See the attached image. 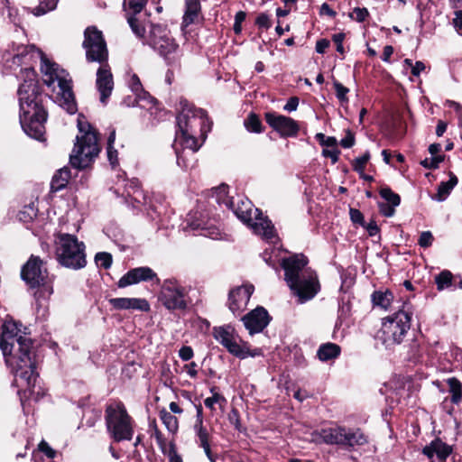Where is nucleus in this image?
Returning <instances> with one entry per match:
<instances>
[{
	"instance_id": "f257e3e1",
	"label": "nucleus",
	"mask_w": 462,
	"mask_h": 462,
	"mask_svg": "<svg viewBox=\"0 0 462 462\" xmlns=\"http://www.w3.org/2000/svg\"><path fill=\"white\" fill-rule=\"evenodd\" d=\"M32 339L22 333L13 320H5L0 336V348L5 362L13 367L14 380L13 384L18 390L22 402H49L45 391L36 385L38 374L32 354Z\"/></svg>"
},
{
	"instance_id": "f03ea898",
	"label": "nucleus",
	"mask_w": 462,
	"mask_h": 462,
	"mask_svg": "<svg viewBox=\"0 0 462 462\" xmlns=\"http://www.w3.org/2000/svg\"><path fill=\"white\" fill-rule=\"evenodd\" d=\"M26 77L18 88L20 105V124L24 133L36 140H42L47 119V113L38 101V87L35 81L34 70L25 69Z\"/></svg>"
},
{
	"instance_id": "7ed1b4c3",
	"label": "nucleus",
	"mask_w": 462,
	"mask_h": 462,
	"mask_svg": "<svg viewBox=\"0 0 462 462\" xmlns=\"http://www.w3.org/2000/svg\"><path fill=\"white\" fill-rule=\"evenodd\" d=\"M308 260L302 254L282 260L284 280L291 292L298 297L299 303L313 299L320 290L316 273L307 267Z\"/></svg>"
},
{
	"instance_id": "20e7f679",
	"label": "nucleus",
	"mask_w": 462,
	"mask_h": 462,
	"mask_svg": "<svg viewBox=\"0 0 462 462\" xmlns=\"http://www.w3.org/2000/svg\"><path fill=\"white\" fill-rule=\"evenodd\" d=\"M38 52L41 56L42 80L53 92L55 102L69 114H75L78 107L69 74L57 63L51 61L42 51Z\"/></svg>"
},
{
	"instance_id": "39448f33",
	"label": "nucleus",
	"mask_w": 462,
	"mask_h": 462,
	"mask_svg": "<svg viewBox=\"0 0 462 462\" xmlns=\"http://www.w3.org/2000/svg\"><path fill=\"white\" fill-rule=\"evenodd\" d=\"M78 128L81 135L77 136V142L69 156V162L72 167L82 170L92 163L98 155L100 147L98 145L97 133L85 120L84 116H79Z\"/></svg>"
},
{
	"instance_id": "423d86ee",
	"label": "nucleus",
	"mask_w": 462,
	"mask_h": 462,
	"mask_svg": "<svg viewBox=\"0 0 462 462\" xmlns=\"http://www.w3.org/2000/svg\"><path fill=\"white\" fill-rule=\"evenodd\" d=\"M234 214L244 223L247 224L257 236L267 241H273L276 237L274 226L267 217H263L258 208H254L248 199H234Z\"/></svg>"
},
{
	"instance_id": "0eeeda50",
	"label": "nucleus",
	"mask_w": 462,
	"mask_h": 462,
	"mask_svg": "<svg viewBox=\"0 0 462 462\" xmlns=\"http://www.w3.org/2000/svg\"><path fill=\"white\" fill-rule=\"evenodd\" d=\"M21 277L31 288H38L34 293L37 301L46 300L52 292L51 281L45 263L35 255H31L23 265Z\"/></svg>"
},
{
	"instance_id": "6e6552de",
	"label": "nucleus",
	"mask_w": 462,
	"mask_h": 462,
	"mask_svg": "<svg viewBox=\"0 0 462 462\" xmlns=\"http://www.w3.org/2000/svg\"><path fill=\"white\" fill-rule=\"evenodd\" d=\"M86 246L77 236L70 234H60L56 240V257L60 265L72 270L86 266Z\"/></svg>"
},
{
	"instance_id": "1a4fd4ad",
	"label": "nucleus",
	"mask_w": 462,
	"mask_h": 462,
	"mask_svg": "<svg viewBox=\"0 0 462 462\" xmlns=\"http://www.w3.org/2000/svg\"><path fill=\"white\" fill-rule=\"evenodd\" d=\"M411 314L403 305L402 309L384 318L379 332V337L386 348L400 345L411 328Z\"/></svg>"
},
{
	"instance_id": "9d476101",
	"label": "nucleus",
	"mask_w": 462,
	"mask_h": 462,
	"mask_svg": "<svg viewBox=\"0 0 462 462\" xmlns=\"http://www.w3.org/2000/svg\"><path fill=\"white\" fill-rule=\"evenodd\" d=\"M320 438L328 445H337L347 449L364 446L368 443V436L359 428H346L336 425L323 429Z\"/></svg>"
},
{
	"instance_id": "9b49d317",
	"label": "nucleus",
	"mask_w": 462,
	"mask_h": 462,
	"mask_svg": "<svg viewBox=\"0 0 462 462\" xmlns=\"http://www.w3.org/2000/svg\"><path fill=\"white\" fill-rule=\"evenodd\" d=\"M146 43L157 51L168 64L176 62L180 58L179 44L164 26L152 24Z\"/></svg>"
},
{
	"instance_id": "f8f14e48",
	"label": "nucleus",
	"mask_w": 462,
	"mask_h": 462,
	"mask_svg": "<svg viewBox=\"0 0 462 462\" xmlns=\"http://www.w3.org/2000/svg\"><path fill=\"white\" fill-rule=\"evenodd\" d=\"M106 425L115 441L131 440L134 436V420L124 406H107Z\"/></svg>"
},
{
	"instance_id": "ddd939ff",
	"label": "nucleus",
	"mask_w": 462,
	"mask_h": 462,
	"mask_svg": "<svg viewBox=\"0 0 462 462\" xmlns=\"http://www.w3.org/2000/svg\"><path fill=\"white\" fill-rule=\"evenodd\" d=\"M188 290L175 278L163 281L159 300L169 310H182L188 306Z\"/></svg>"
},
{
	"instance_id": "4468645a",
	"label": "nucleus",
	"mask_w": 462,
	"mask_h": 462,
	"mask_svg": "<svg viewBox=\"0 0 462 462\" xmlns=\"http://www.w3.org/2000/svg\"><path fill=\"white\" fill-rule=\"evenodd\" d=\"M180 105L181 111L177 116L179 130H180V117H183L188 132L199 133L201 136H205L210 129V125H207V123H208L207 112L201 108H196L186 99L180 100Z\"/></svg>"
},
{
	"instance_id": "2eb2a0df",
	"label": "nucleus",
	"mask_w": 462,
	"mask_h": 462,
	"mask_svg": "<svg viewBox=\"0 0 462 462\" xmlns=\"http://www.w3.org/2000/svg\"><path fill=\"white\" fill-rule=\"evenodd\" d=\"M185 124L183 117H180V130L176 133L173 147L177 157V164L183 169H188L187 156L194 155L201 146V143H199L196 137L198 133L188 132L187 125Z\"/></svg>"
},
{
	"instance_id": "dca6fc26",
	"label": "nucleus",
	"mask_w": 462,
	"mask_h": 462,
	"mask_svg": "<svg viewBox=\"0 0 462 462\" xmlns=\"http://www.w3.org/2000/svg\"><path fill=\"white\" fill-rule=\"evenodd\" d=\"M88 62L103 63L107 61L108 51L101 31L94 26L88 27L84 32L82 43Z\"/></svg>"
},
{
	"instance_id": "f3484780",
	"label": "nucleus",
	"mask_w": 462,
	"mask_h": 462,
	"mask_svg": "<svg viewBox=\"0 0 462 462\" xmlns=\"http://www.w3.org/2000/svg\"><path fill=\"white\" fill-rule=\"evenodd\" d=\"M214 338L235 356L244 359L249 356H254L249 352L245 344L238 343L239 337L231 326L216 327L213 329Z\"/></svg>"
},
{
	"instance_id": "a211bd4d",
	"label": "nucleus",
	"mask_w": 462,
	"mask_h": 462,
	"mask_svg": "<svg viewBox=\"0 0 462 462\" xmlns=\"http://www.w3.org/2000/svg\"><path fill=\"white\" fill-rule=\"evenodd\" d=\"M147 4V0H124L123 7L125 17L133 32L139 38H143L145 27L143 25V11Z\"/></svg>"
},
{
	"instance_id": "6ab92c4d",
	"label": "nucleus",
	"mask_w": 462,
	"mask_h": 462,
	"mask_svg": "<svg viewBox=\"0 0 462 462\" xmlns=\"http://www.w3.org/2000/svg\"><path fill=\"white\" fill-rule=\"evenodd\" d=\"M266 123L282 137L296 136L300 131L298 123L288 116L278 115L273 112L265 113Z\"/></svg>"
},
{
	"instance_id": "aec40b11",
	"label": "nucleus",
	"mask_w": 462,
	"mask_h": 462,
	"mask_svg": "<svg viewBox=\"0 0 462 462\" xmlns=\"http://www.w3.org/2000/svg\"><path fill=\"white\" fill-rule=\"evenodd\" d=\"M253 291V285H243L230 291L227 305L233 314L238 315L245 310Z\"/></svg>"
},
{
	"instance_id": "412c9836",
	"label": "nucleus",
	"mask_w": 462,
	"mask_h": 462,
	"mask_svg": "<svg viewBox=\"0 0 462 462\" xmlns=\"http://www.w3.org/2000/svg\"><path fill=\"white\" fill-rule=\"evenodd\" d=\"M156 279V282H160V279L157 277L156 273L148 266L137 267L128 271L123 275L118 282L119 288H125L129 285L136 284L141 282H147Z\"/></svg>"
},
{
	"instance_id": "4be33fe9",
	"label": "nucleus",
	"mask_w": 462,
	"mask_h": 462,
	"mask_svg": "<svg viewBox=\"0 0 462 462\" xmlns=\"http://www.w3.org/2000/svg\"><path fill=\"white\" fill-rule=\"evenodd\" d=\"M100 67L97 71L96 85L100 93V101L106 103L114 88L113 75L107 61L99 63Z\"/></svg>"
},
{
	"instance_id": "5701e85b",
	"label": "nucleus",
	"mask_w": 462,
	"mask_h": 462,
	"mask_svg": "<svg viewBox=\"0 0 462 462\" xmlns=\"http://www.w3.org/2000/svg\"><path fill=\"white\" fill-rule=\"evenodd\" d=\"M250 334L262 332L269 324L270 317L263 307H257L242 319Z\"/></svg>"
},
{
	"instance_id": "b1692460",
	"label": "nucleus",
	"mask_w": 462,
	"mask_h": 462,
	"mask_svg": "<svg viewBox=\"0 0 462 462\" xmlns=\"http://www.w3.org/2000/svg\"><path fill=\"white\" fill-rule=\"evenodd\" d=\"M109 304L116 310H138L148 312L150 304L147 300L143 298H112Z\"/></svg>"
},
{
	"instance_id": "393cba45",
	"label": "nucleus",
	"mask_w": 462,
	"mask_h": 462,
	"mask_svg": "<svg viewBox=\"0 0 462 462\" xmlns=\"http://www.w3.org/2000/svg\"><path fill=\"white\" fill-rule=\"evenodd\" d=\"M422 452L430 458H431L434 455H437L439 461L444 462L451 454L452 448L450 446L437 439L433 440L429 446H426Z\"/></svg>"
},
{
	"instance_id": "a878e982",
	"label": "nucleus",
	"mask_w": 462,
	"mask_h": 462,
	"mask_svg": "<svg viewBox=\"0 0 462 462\" xmlns=\"http://www.w3.org/2000/svg\"><path fill=\"white\" fill-rule=\"evenodd\" d=\"M200 14L199 0H186V10L183 16L182 26L187 27L199 21Z\"/></svg>"
},
{
	"instance_id": "bb28decb",
	"label": "nucleus",
	"mask_w": 462,
	"mask_h": 462,
	"mask_svg": "<svg viewBox=\"0 0 462 462\" xmlns=\"http://www.w3.org/2000/svg\"><path fill=\"white\" fill-rule=\"evenodd\" d=\"M341 348L335 343H325L319 346L317 351V356L322 362H327L332 359H336L339 356Z\"/></svg>"
},
{
	"instance_id": "cd10ccee",
	"label": "nucleus",
	"mask_w": 462,
	"mask_h": 462,
	"mask_svg": "<svg viewBox=\"0 0 462 462\" xmlns=\"http://www.w3.org/2000/svg\"><path fill=\"white\" fill-rule=\"evenodd\" d=\"M448 176L449 180L448 181H442L439 183L438 192L434 195L433 199L444 201L457 184V177L453 172L449 171Z\"/></svg>"
},
{
	"instance_id": "c85d7f7f",
	"label": "nucleus",
	"mask_w": 462,
	"mask_h": 462,
	"mask_svg": "<svg viewBox=\"0 0 462 462\" xmlns=\"http://www.w3.org/2000/svg\"><path fill=\"white\" fill-rule=\"evenodd\" d=\"M70 179V171L69 168L64 167L59 170L52 177L51 182V189L52 191H59L65 188Z\"/></svg>"
},
{
	"instance_id": "c756f323",
	"label": "nucleus",
	"mask_w": 462,
	"mask_h": 462,
	"mask_svg": "<svg viewBox=\"0 0 462 462\" xmlns=\"http://www.w3.org/2000/svg\"><path fill=\"white\" fill-rule=\"evenodd\" d=\"M227 189L226 185H221L216 188L212 193V199L219 205H225L227 208H233L234 206V198H229L227 196Z\"/></svg>"
},
{
	"instance_id": "7c9ffc66",
	"label": "nucleus",
	"mask_w": 462,
	"mask_h": 462,
	"mask_svg": "<svg viewBox=\"0 0 462 462\" xmlns=\"http://www.w3.org/2000/svg\"><path fill=\"white\" fill-rule=\"evenodd\" d=\"M393 298V293L389 291H374L372 295V301L374 305L387 310L391 305Z\"/></svg>"
},
{
	"instance_id": "2f4dec72",
	"label": "nucleus",
	"mask_w": 462,
	"mask_h": 462,
	"mask_svg": "<svg viewBox=\"0 0 462 462\" xmlns=\"http://www.w3.org/2000/svg\"><path fill=\"white\" fill-rule=\"evenodd\" d=\"M197 407V422L195 424V430L199 439L200 445L208 443V433L207 430L202 426V406Z\"/></svg>"
},
{
	"instance_id": "473e14b6",
	"label": "nucleus",
	"mask_w": 462,
	"mask_h": 462,
	"mask_svg": "<svg viewBox=\"0 0 462 462\" xmlns=\"http://www.w3.org/2000/svg\"><path fill=\"white\" fill-rule=\"evenodd\" d=\"M126 192L127 196L131 197L132 199L137 203H143V200L145 199L142 190L140 189V182L138 180H131L127 183Z\"/></svg>"
},
{
	"instance_id": "72a5a7b5",
	"label": "nucleus",
	"mask_w": 462,
	"mask_h": 462,
	"mask_svg": "<svg viewBox=\"0 0 462 462\" xmlns=\"http://www.w3.org/2000/svg\"><path fill=\"white\" fill-rule=\"evenodd\" d=\"M38 208L34 203L24 206L18 213L17 217L23 223L32 222L37 216Z\"/></svg>"
},
{
	"instance_id": "f704fd0d",
	"label": "nucleus",
	"mask_w": 462,
	"mask_h": 462,
	"mask_svg": "<svg viewBox=\"0 0 462 462\" xmlns=\"http://www.w3.org/2000/svg\"><path fill=\"white\" fill-rule=\"evenodd\" d=\"M160 418L170 432L175 433L177 431L178 420L171 412L168 411L166 409H162L160 411Z\"/></svg>"
},
{
	"instance_id": "c9c22d12",
	"label": "nucleus",
	"mask_w": 462,
	"mask_h": 462,
	"mask_svg": "<svg viewBox=\"0 0 462 462\" xmlns=\"http://www.w3.org/2000/svg\"><path fill=\"white\" fill-rule=\"evenodd\" d=\"M448 384L449 387V392L451 393V402L454 403H457L461 401V390L462 384L457 378H449L448 380Z\"/></svg>"
},
{
	"instance_id": "e433bc0d",
	"label": "nucleus",
	"mask_w": 462,
	"mask_h": 462,
	"mask_svg": "<svg viewBox=\"0 0 462 462\" xmlns=\"http://www.w3.org/2000/svg\"><path fill=\"white\" fill-rule=\"evenodd\" d=\"M244 125L245 128L252 133H262L263 125L260 118L254 113H251L247 118L245 120Z\"/></svg>"
},
{
	"instance_id": "4c0bfd02",
	"label": "nucleus",
	"mask_w": 462,
	"mask_h": 462,
	"mask_svg": "<svg viewBox=\"0 0 462 462\" xmlns=\"http://www.w3.org/2000/svg\"><path fill=\"white\" fill-rule=\"evenodd\" d=\"M59 0H40L38 6L33 9V14L36 16L43 15L46 13L56 8Z\"/></svg>"
},
{
	"instance_id": "58836bf2",
	"label": "nucleus",
	"mask_w": 462,
	"mask_h": 462,
	"mask_svg": "<svg viewBox=\"0 0 462 462\" xmlns=\"http://www.w3.org/2000/svg\"><path fill=\"white\" fill-rule=\"evenodd\" d=\"M452 273L444 270L439 274L435 277V282L437 285V289L439 291H443L444 289L449 287L452 283Z\"/></svg>"
},
{
	"instance_id": "ea45409f",
	"label": "nucleus",
	"mask_w": 462,
	"mask_h": 462,
	"mask_svg": "<svg viewBox=\"0 0 462 462\" xmlns=\"http://www.w3.org/2000/svg\"><path fill=\"white\" fill-rule=\"evenodd\" d=\"M380 195L393 207H397L401 203L400 196L394 193L390 188L381 189Z\"/></svg>"
},
{
	"instance_id": "a19ab883",
	"label": "nucleus",
	"mask_w": 462,
	"mask_h": 462,
	"mask_svg": "<svg viewBox=\"0 0 462 462\" xmlns=\"http://www.w3.org/2000/svg\"><path fill=\"white\" fill-rule=\"evenodd\" d=\"M95 262L98 267H102L104 269H109L112 265V255L106 252L97 253L95 256Z\"/></svg>"
},
{
	"instance_id": "79ce46f5",
	"label": "nucleus",
	"mask_w": 462,
	"mask_h": 462,
	"mask_svg": "<svg viewBox=\"0 0 462 462\" xmlns=\"http://www.w3.org/2000/svg\"><path fill=\"white\" fill-rule=\"evenodd\" d=\"M128 84L131 90L136 95V97H141L143 96L144 97L147 95V93L143 91L142 83L136 74H133L130 77Z\"/></svg>"
},
{
	"instance_id": "37998d69",
	"label": "nucleus",
	"mask_w": 462,
	"mask_h": 462,
	"mask_svg": "<svg viewBox=\"0 0 462 462\" xmlns=\"http://www.w3.org/2000/svg\"><path fill=\"white\" fill-rule=\"evenodd\" d=\"M444 159L445 155H432L430 158L422 160L420 164L426 169L435 170L439 168V163L442 162Z\"/></svg>"
},
{
	"instance_id": "c03bdc74",
	"label": "nucleus",
	"mask_w": 462,
	"mask_h": 462,
	"mask_svg": "<svg viewBox=\"0 0 462 462\" xmlns=\"http://www.w3.org/2000/svg\"><path fill=\"white\" fill-rule=\"evenodd\" d=\"M333 86L336 90V97L337 99L342 103H346L348 101L347 94L349 89L337 80H334Z\"/></svg>"
},
{
	"instance_id": "a18cd8bd",
	"label": "nucleus",
	"mask_w": 462,
	"mask_h": 462,
	"mask_svg": "<svg viewBox=\"0 0 462 462\" xmlns=\"http://www.w3.org/2000/svg\"><path fill=\"white\" fill-rule=\"evenodd\" d=\"M369 158L370 154L368 152H366L364 155L356 158L353 162L354 170L357 172H363Z\"/></svg>"
},
{
	"instance_id": "49530a36",
	"label": "nucleus",
	"mask_w": 462,
	"mask_h": 462,
	"mask_svg": "<svg viewBox=\"0 0 462 462\" xmlns=\"http://www.w3.org/2000/svg\"><path fill=\"white\" fill-rule=\"evenodd\" d=\"M369 15L368 10L365 7H356L354 8L353 12L349 14V16L356 20V22H364L366 17Z\"/></svg>"
},
{
	"instance_id": "de8ad7c7",
	"label": "nucleus",
	"mask_w": 462,
	"mask_h": 462,
	"mask_svg": "<svg viewBox=\"0 0 462 462\" xmlns=\"http://www.w3.org/2000/svg\"><path fill=\"white\" fill-rule=\"evenodd\" d=\"M33 50V46H17L16 50H14V53L13 54V61L14 63H19L22 59L24 57V54L28 52V50Z\"/></svg>"
},
{
	"instance_id": "09e8293b",
	"label": "nucleus",
	"mask_w": 462,
	"mask_h": 462,
	"mask_svg": "<svg viewBox=\"0 0 462 462\" xmlns=\"http://www.w3.org/2000/svg\"><path fill=\"white\" fill-rule=\"evenodd\" d=\"M434 238L430 231H424L420 234L418 244L420 247H429L432 245Z\"/></svg>"
},
{
	"instance_id": "8fccbe9b",
	"label": "nucleus",
	"mask_w": 462,
	"mask_h": 462,
	"mask_svg": "<svg viewBox=\"0 0 462 462\" xmlns=\"http://www.w3.org/2000/svg\"><path fill=\"white\" fill-rule=\"evenodd\" d=\"M316 139L319 141L322 145L328 147H335L337 143V141L335 137L326 136L325 134L319 133L316 134Z\"/></svg>"
},
{
	"instance_id": "3c124183",
	"label": "nucleus",
	"mask_w": 462,
	"mask_h": 462,
	"mask_svg": "<svg viewBox=\"0 0 462 462\" xmlns=\"http://www.w3.org/2000/svg\"><path fill=\"white\" fill-rule=\"evenodd\" d=\"M404 63L411 68V74L416 77H418L420 72L425 69V65L422 61H416L415 64H412L411 60L406 59Z\"/></svg>"
},
{
	"instance_id": "603ef678",
	"label": "nucleus",
	"mask_w": 462,
	"mask_h": 462,
	"mask_svg": "<svg viewBox=\"0 0 462 462\" xmlns=\"http://www.w3.org/2000/svg\"><path fill=\"white\" fill-rule=\"evenodd\" d=\"M245 17H246V14L244 11H239L236 14L234 31L236 34L241 32V31H242L241 24L245 20Z\"/></svg>"
},
{
	"instance_id": "864d4df0",
	"label": "nucleus",
	"mask_w": 462,
	"mask_h": 462,
	"mask_svg": "<svg viewBox=\"0 0 462 462\" xmlns=\"http://www.w3.org/2000/svg\"><path fill=\"white\" fill-rule=\"evenodd\" d=\"M349 215H350V218L353 223L359 224L361 226H365L364 216L360 210H358L356 208H350Z\"/></svg>"
},
{
	"instance_id": "5fc2aeb1",
	"label": "nucleus",
	"mask_w": 462,
	"mask_h": 462,
	"mask_svg": "<svg viewBox=\"0 0 462 462\" xmlns=\"http://www.w3.org/2000/svg\"><path fill=\"white\" fill-rule=\"evenodd\" d=\"M255 23L257 24V26H259L260 28H265V29H268L271 27V22H270V18L269 16L266 14H260L257 18H256V21H255Z\"/></svg>"
},
{
	"instance_id": "6e6d98bb",
	"label": "nucleus",
	"mask_w": 462,
	"mask_h": 462,
	"mask_svg": "<svg viewBox=\"0 0 462 462\" xmlns=\"http://www.w3.org/2000/svg\"><path fill=\"white\" fill-rule=\"evenodd\" d=\"M193 350L190 346H183L179 351V356L183 361H189L193 357Z\"/></svg>"
},
{
	"instance_id": "4d7b16f0",
	"label": "nucleus",
	"mask_w": 462,
	"mask_h": 462,
	"mask_svg": "<svg viewBox=\"0 0 462 462\" xmlns=\"http://www.w3.org/2000/svg\"><path fill=\"white\" fill-rule=\"evenodd\" d=\"M345 39V33L339 32L333 35L332 40L337 44V51L343 54L344 53V47H343V41Z\"/></svg>"
},
{
	"instance_id": "13d9d810",
	"label": "nucleus",
	"mask_w": 462,
	"mask_h": 462,
	"mask_svg": "<svg viewBox=\"0 0 462 462\" xmlns=\"http://www.w3.org/2000/svg\"><path fill=\"white\" fill-rule=\"evenodd\" d=\"M39 449L50 458H53L56 455L55 450H53L44 440H42L39 444Z\"/></svg>"
},
{
	"instance_id": "bf43d9fd",
	"label": "nucleus",
	"mask_w": 462,
	"mask_h": 462,
	"mask_svg": "<svg viewBox=\"0 0 462 462\" xmlns=\"http://www.w3.org/2000/svg\"><path fill=\"white\" fill-rule=\"evenodd\" d=\"M354 143L355 136L350 131H347L346 136L341 140L340 144L344 148H350L354 145Z\"/></svg>"
},
{
	"instance_id": "052dcab7",
	"label": "nucleus",
	"mask_w": 462,
	"mask_h": 462,
	"mask_svg": "<svg viewBox=\"0 0 462 462\" xmlns=\"http://www.w3.org/2000/svg\"><path fill=\"white\" fill-rule=\"evenodd\" d=\"M298 106H299V98L297 97H291L287 101L283 109L287 112H292L297 109Z\"/></svg>"
},
{
	"instance_id": "680f3d73",
	"label": "nucleus",
	"mask_w": 462,
	"mask_h": 462,
	"mask_svg": "<svg viewBox=\"0 0 462 462\" xmlns=\"http://www.w3.org/2000/svg\"><path fill=\"white\" fill-rule=\"evenodd\" d=\"M107 157L108 160L113 167L117 165L118 160H117V151L112 147H107Z\"/></svg>"
},
{
	"instance_id": "e2e57ef3",
	"label": "nucleus",
	"mask_w": 462,
	"mask_h": 462,
	"mask_svg": "<svg viewBox=\"0 0 462 462\" xmlns=\"http://www.w3.org/2000/svg\"><path fill=\"white\" fill-rule=\"evenodd\" d=\"M328 47L329 41L327 39H321L316 42V51L318 53H324Z\"/></svg>"
},
{
	"instance_id": "0e129e2a",
	"label": "nucleus",
	"mask_w": 462,
	"mask_h": 462,
	"mask_svg": "<svg viewBox=\"0 0 462 462\" xmlns=\"http://www.w3.org/2000/svg\"><path fill=\"white\" fill-rule=\"evenodd\" d=\"M322 153L325 157L330 158L333 163H336L338 161L339 151L337 149H325L323 150Z\"/></svg>"
},
{
	"instance_id": "69168bd1",
	"label": "nucleus",
	"mask_w": 462,
	"mask_h": 462,
	"mask_svg": "<svg viewBox=\"0 0 462 462\" xmlns=\"http://www.w3.org/2000/svg\"><path fill=\"white\" fill-rule=\"evenodd\" d=\"M184 368L190 377L195 378L197 376L198 370L197 364L195 362H190L189 364L186 365Z\"/></svg>"
},
{
	"instance_id": "338daca9",
	"label": "nucleus",
	"mask_w": 462,
	"mask_h": 462,
	"mask_svg": "<svg viewBox=\"0 0 462 462\" xmlns=\"http://www.w3.org/2000/svg\"><path fill=\"white\" fill-rule=\"evenodd\" d=\"M168 456L170 462H182L181 457L177 453L173 446L171 447Z\"/></svg>"
},
{
	"instance_id": "774afa93",
	"label": "nucleus",
	"mask_w": 462,
	"mask_h": 462,
	"mask_svg": "<svg viewBox=\"0 0 462 462\" xmlns=\"http://www.w3.org/2000/svg\"><path fill=\"white\" fill-rule=\"evenodd\" d=\"M394 208L395 207H393L392 205H382L381 206V212L383 216L385 217H393L394 215Z\"/></svg>"
}]
</instances>
